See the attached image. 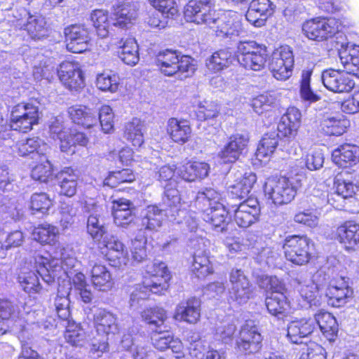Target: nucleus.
<instances>
[{
	"label": "nucleus",
	"mask_w": 359,
	"mask_h": 359,
	"mask_svg": "<svg viewBox=\"0 0 359 359\" xmlns=\"http://www.w3.org/2000/svg\"><path fill=\"white\" fill-rule=\"evenodd\" d=\"M215 0H190L184 8L186 20L197 25L205 24L220 38L231 39L244 32L241 16L236 13L218 17Z\"/></svg>",
	"instance_id": "1"
},
{
	"label": "nucleus",
	"mask_w": 359,
	"mask_h": 359,
	"mask_svg": "<svg viewBox=\"0 0 359 359\" xmlns=\"http://www.w3.org/2000/svg\"><path fill=\"white\" fill-rule=\"evenodd\" d=\"M77 263L76 259L70 256L66 249L59 247L52 259L37 255L34 257L36 272L48 285L55 282V278H71L72 271Z\"/></svg>",
	"instance_id": "2"
},
{
	"label": "nucleus",
	"mask_w": 359,
	"mask_h": 359,
	"mask_svg": "<svg viewBox=\"0 0 359 359\" xmlns=\"http://www.w3.org/2000/svg\"><path fill=\"white\" fill-rule=\"evenodd\" d=\"M219 194L212 189L198 192L196 198V205L202 212L203 220L209 223L217 232H224L228 225L225 207L219 202Z\"/></svg>",
	"instance_id": "3"
},
{
	"label": "nucleus",
	"mask_w": 359,
	"mask_h": 359,
	"mask_svg": "<svg viewBox=\"0 0 359 359\" xmlns=\"http://www.w3.org/2000/svg\"><path fill=\"white\" fill-rule=\"evenodd\" d=\"M93 322L99 339L92 341L94 351L105 352L108 349V337L110 334H115L118 330L116 316L111 312L102 308L93 310Z\"/></svg>",
	"instance_id": "4"
},
{
	"label": "nucleus",
	"mask_w": 359,
	"mask_h": 359,
	"mask_svg": "<svg viewBox=\"0 0 359 359\" xmlns=\"http://www.w3.org/2000/svg\"><path fill=\"white\" fill-rule=\"evenodd\" d=\"M312 247V240L306 235L300 234L286 236L283 244L285 259L297 266H304L310 262Z\"/></svg>",
	"instance_id": "5"
},
{
	"label": "nucleus",
	"mask_w": 359,
	"mask_h": 359,
	"mask_svg": "<svg viewBox=\"0 0 359 359\" xmlns=\"http://www.w3.org/2000/svg\"><path fill=\"white\" fill-rule=\"evenodd\" d=\"M236 56L241 66L253 71L263 69L267 60L265 47L254 41H240L237 45Z\"/></svg>",
	"instance_id": "6"
},
{
	"label": "nucleus",
	"mask_w": 359,
	"mask_h": 359,
	"mask_svg": "<svg viewBox=\"0 0 359 359\" xmlns=\"http://www.w3.org/2000/svg\"><path fill=\"white\" fill-rule=\"evenodd\" d=\"M39 118V107L32 102H20L15 105L11 112L10 126L12 130L27 133Z\"/></svg>",
	"instance_id": "7"
},
{
	"label": "nucleus",
	"mask_w": 359,
	"mask_h": 359,
	"mask_svg": "<svg viewBox=\"0 0 359 359\" xmlns=\"http://www.w3.org/2000/svg\"><path fill=\"white\" fill-rule=\"evenodd\" d=\"M294 56L287 46L276 49L271 57L269 69L275 79L280 81L288 79L292 74Z\"/></svg>",
	"instance_id": "8"
},
{
	"label": "nucleus",
	"mask_w": 359,
	"mask_h": 359,
	"mask_svg": "<svg viewBox=\"0 0 359 359\" xmlns=\"http://www.w3.org/2000/svg\"><path fill=\"white\" fill-rule=\"evenodd\" d=\"M338 27V22L334 18H315L305 22L302 31L308 39L322 41L332 37Z\"/></svg>",
	"instance_id": "9"
},
{
	"label": "nucleus",
	"mask_w": 359,
	"mask_h": 359,
	"mask_svg": "<svg viewBox=\"0 0 359 359\" xmlns=\"http://www.w3.org/2000/svg\"><path fill=\"white\" fill-rule=\"evenodd\" d=\"M263 189L265 196L279 205L291 202L297 194V187L292 181H265Z\"/></svg>",
	"instance_id": "10"
},
{
	"label": "nucleus",
	"mask_w": 359,
	"mask_h": 359,
	"mask_svg": "<svg viewBox=\"0 0 359 359\" xmlns=\"http://www.w3.org/2000/svg\"><path fill=\"white\" fill-rule=\"evenodd\" d=\"M231 287L229 291L230 300L238 304L246 303L253 294V287L241 269H232L229 274Z\"/></svg>",
	"instance_id": "11"
},
{
	"label": "nucleus",
	"mask_w": 359,
	"mask_h": 359,
	"mask_svg": "<svg viewBox=\"0 0 359 359\" xmlns=\"http://www.w3.org/2000/svg\"><path fill=\"white\" fill-rule=\"evenodd\" d=\"M321 79L327 90L337 93H348L355 86L353 76L346 69L344 71L326 69L323 72Z\"/></svg>",
	"instance_id": "12"
},
{
	"label": "nucleus",
	"mask_w": 359,
	"mask_h": 359,
	"mask_svg": "<svg viewBox=\"0 0 359 359\" xmlns=\"http://www.w3.org/2000/svg\"><path fill=\"white\" fill-rule=\"evenodd\" d=\"M20 18L16 20L15 27L27 32L33 39H40L47 35L48 27L44 17L31 14L25 9L21 10Z\"/></svg>",
	"instance_id": "13"
},
{
	"label": "nucleus",
	"mask_w": 359,
	"mask_h": 359,
	"mask_svg": "<svg viewBox=\"0 0 359 359\" xmlns=\"http://www.w3.org/2000/svg\"><path fill=\"white\" fill-rule=\"evenodd\" d=\"M62 84L70 90H78L84 86V76L78 62L64 61L57 70Z\"/></svg>",
	"instance_id": "14"
},
{
	"label": "nucleus",
	"mask_w": 359,
	"mask_h": 359,
	"mask_svg": "<svg viewBox=\"0 0 359 359\" xmlns=\"http://www.w3.org/2000/svg\"><path fill=\"white\" fill-rule=\"evenodd\" d=\"M262 337L257 328L246 323L241 327L236 339V348L244 354L255 353L262 348Z\"/></svg>",
	"instance_id": "15"
},
{
	"label": "nucleus",
	"mask_w": 359,
	"mask_h": 359,
	"mask_svg": "<svg viewBox=\"0 0 359 359\" xmlns=\"http://www.w3.org/2000/svg\"><path fill=\"white\" fill-rule=\"evenodd\" d=\"M83 210L89 213L87 221V231L93 239L100 240L106 233V227L100 219L102 206L93 198L86 200Z\"/></svg>",
	"instance_id": "16"
},
{
	"label": "nucleus",
	"mask_w": 359,
	"mask_h": 359,
	"mask_svg": "<svg viewBox=\"0 0 359 359\" xmlns=\"http://www.w3.org/2000/svg\"><path fill=\"white\" fill-rule=\"evenodd\" d=\"M261 208L257 198H249L234 210L233 219L241 228H248L256 223L260 216Z\"/></svg>",
	"instance_id": "17"
},
{
	"label": "nucleus",
	"mask_w": 359,
	"mask_h": 359,
	"mask_svg": "<svg viewBox=\"0 0 359 359\" xmlns=\"http://www.w3.org/2000/svg\"><path fill=\"white\" fill-rule=\"evenodd\" d=\"M276 6L271 0H252L245 14L246 20L256 27H261L274 12Z\"/></svg>",
	"instance_id": "18"
},
{
	"label": "nucleus",
	"mask_w": 359,
	"mask_h": 359,
	"mask_svg": "<svg viewBox=\"0 0 359 359\" xmlns=\"http://www.w3.org/2000/svg\"><path fill=\"white\" fill-rule=\"evenodd\" d=\"M68 50L80 53L86 50L90 41L89 32L83 25H72L65 31Z\"/></svg>",
	"instance_id": "19"
},
{
	"label": "nucleus",
	"mask_w": 359,
	"mask_h": 359,
	"mask_svg": "<svg viewBox=\"0 0 359 359\" xmlns=\"http://www.w3.org/2000/svg\"><path fill=\"white\" fill-rule=\"evenodd\" d=\"M332 159L337 166L345 169V173H349L350 168L359 162V147L351 144L341 145L332 151Z\"/></svg>",
	"instance_id": "20"
},
{
	"label": "nucleus",
	"mask_w": 359,
	"mask_h": 359,
	"mask_svg": "<svg viewBox=\"0 0 359 359\" xmlns=\"http://www.w3.org/2000/svg\"><path fill=\"white\" fill-rule=\"evenodd\" d=\"M168 269L163 262L154 263L151 268L148 267L147 273L149 278H146L144 283L149 287L152 293L160 294L168 288L169 274Z\"/></svg>",
	"instance_id": "21"
},
{
	"label": "nucleus",
	"mask_w": 359,
	"mask_h": 359,
	"mask_svg": "<svg viewBox=\"0 0 359 359\" xmlns=\"http://www.w3.org/2000/svg\"><path fill=\"white\" fill-rule=\"evenodd\" d=\"M249 137L242 134H235L229 138L228 143L218 153V157L223 163H233L240 156L248 146Z\"/></svg>",
	"instance_id": "22"
},
{
	"label": "nucleus",
	"mask_w": 359,
	"mask_h": 359,
	"mask_svg": "<svg viewBox=\"0 0 359 359\" xmlns=\"http://www.w3.org/2000/svg\"><path fill=\"white\" fill-rule=\"evenodd\" d=\"M111 210L116 226L127 228L134 224L135 215L130 201L125 198L114 201Z\"/></svg>",
	"instance_id": "23"
},
{
	"label": "nucleus",
	"mask_w": 359,
	"mask_h": 359,
	"mask_svg": "<svg viewBox=\"0 0 359 359\" xmlns=\"http://www.w3.org/2000/svg\"><path fill=\"white\" fill-rule=\"evenodd\" d=\"M302 114L299 109L291 107L281 116L278 124V131L283 136L293 137L301 125Z\"/></svg>",
	"instance_id": "24"
},
{
	"label": "nucleus",
	"mask_w": 359,
	"mask_h": 359,
	"mask_svg": "<svg viewBox=\"0 0 359 359\" xmlns=\"http://www.w3.org/2000/svg\"><path fill=\"white\" fill-rule=\"evenodd\" d=\"M339 56L344 69L359 78V46L352 43L341 45Z\"/></svg>",
	"instance_id": "25"
},
{
	"label": "nucleus",
	"mask_w": 359,
	"mask_h": 359,
	"mask_svg": "<svg viewBox=\"0 0 359 359\" xmlns=\"http://www.w3.org/2000/svg\"><path fill=\"white\" fill-rule=\"evenodd\" d=\"M201 317V302L194 297L181 302L176 307L174 318L176 320L190 324L197 323Z\"/></svg>",
	"instance_id": "26"
},
{
	"label": "nucleus",
	"mask_w": 359,
	"mask_h": 359,
	"mask_svg": "<svg viewBox=\"0 0 359 359\" xmlns=\"http://www.w3.org/2000/svg\"><path fill=\"white\" fill-rule=\"evenodd\" d=\"M336 239L346 250H355L359 246V224L347 222L339 226Z\"/></svg>",
	"instance_id": "27"
},
{
	"label": "nucleus",
	"mask_w": 359,
	"mask_h": 359,
	"mask_svg": "<svg viewBox=\"0 0 359 359\" xmlns=\"http://www.w3.org/2000/svg\"><path fill=\"white\" fill-rule=\"evenodd\" d=\"M315 329L311 318H302L290 322L287 325V338L292 344H302V339L310 335Z\"/></svg>",
	"instance_id": "28"
},
{
	"label": "nucleus",
	"mask_w": 359,
	"mask_h": 359,
	"mask_svg": "<svg viewBox=\"0 0 359 359\" xmlns=\"http://www.w3.org/2000/svg\"><path fill=\"white\" fill-rule=\"evenodd\" d=\"M104 242L105 247L108 250L106 256L110 262V264L115 267L127 265L129 259L123 243L114 236L106 238Z\"/></svg>",
	"instance_id": "29"
},
{
	"label": "nucleus",
	"mask_w": 359,
	"mask_h": 359,
	"mask_svg": "<svg viewBox=\"0 0 359 359\" xmlns=\"http://www.w3.org/2000/svg\"><path fill=\"white\" fill-rule=\"evenodd\" d=\"M138 8L137 3L133 1L118 4L114 9V25L125 27L133 24L137 17Z\"/></svg>",
	"instance_id": "30"
},
{
	"label": "nucleus",
	"mask_w": 359,
	"mask_h": 359,
	"mask_svg": "<svg viewBox=\"0 0 359 359\" xmlns=\"http://www.w3.org/2000/svg\"><path fill=\"white\" fill-rule=\"evenodd\" d=\"M0 319L11 323L13 326L16 327V330L18 328L20 331L25 330L19 306L7 298H0Z\"/></svg>",
	"instance_id": "31"
},
{
	"label": "nucleus",
	"mask_w": 359,
	"mask_h": 359,
	"mask_svg": "<svg viewBox=\"0 0 359 359\" xmlns=\"http://www.w3.org/2000/svg\"><path fill=\"white\" fill-rule=\"evenodd\" d=\"M169 215L168 209L161 210L156 205H149L143 212L142 226L146 230L157 231L162 226L165 217Z\"/></svg>",
	"instance_id": "32"
},
{
	"label": "nucleus",
	"mask_w": 359,
	"mask_h": 359,
	"mask_svg": "<svg viewBox=\"0 0 359 359\" xmlns=\"http://www.w3.org/2000/svg\"><path fill=\"white\" fill-rule=\"evenodd\" d=\"M155 332L151 337L155 348L160 351L170 348L176 354V358L183 356V346L179 339L174 338L169 332H162L161 330Z\"/></svg>",
	"instance_id": "33"
},
{
	"label": "nucleus",
	"mask_w": 359,
	"mask_h": 359,
	"mask_svg": "<svg viewBox=\"0 0 359 359\" xmlns=\"http://www.w3.org/2000/svg\"><path fill=\"white\" fill-rule=\"evenodd\" d=\"M68 114L74 123L86 128H90L97 123L95 111L85 105L72 106L68 109Z\"/></svg>",
	"instance_id": "34"
},
{
	"label": "nucleus",
	"mask_w": 359,
	"mask_h": 359,
	"mask_svg": "<svg viewBox=\"0 0 359 359\" xmlns=\"http://www.w3.org/2000/svg\"><path fill=\"white\" fill-rule=\"evenodd\" d=\"M265 304L269 313L278 318H283L291 313L286 294L271 293L266 298Z\"/></svg>",
	"instance_id": "35"
},
{
	"label": "nucleus",
	"mask_w": 359,
	"mask_h": 359,
	"mask_svg": "<svg viewBox=\"0 0 359 359\" xmlns=\"http://www.w3.org/2000/svg\"><path fill=\"white\" fill-rule=\"evenodd\" d=\"M15 147L18 154L21 156H25L31 154L41 156L50 149L47 144L38 137L20 140L16 143Z\"/></svg>",
	"instance_id": "36"
},
{
	"label": "nucleus",
	"mask_w": 359,
	"mask_h": 359,
	"mask_svg": "<svg viewBox=\"0 0 359 359\" xmlns=\"http://www.w3.org/2000/svg\"><path fill=\"white\" fill-rule=\"evenodd\" d=\"M233 61L232 53L229 49H221L207 58L205 65L210 72L216 74L228 68Z\"/></svg>",
	"instance_id": "37"
},
{
	"label": "nucleus",
	"mask_w": 359,
	"mask_h": 359,
	"mask_svg": "<svg viewBox=\"0 0 359 359\" xmlns=\"http://www.w3.org/2000/svg\"><path fill=\"white\" fill-rule=\"evenodd\" d=\"M167 133L175 142L184 144L191 137V129L186 121L172 118L168 121Z\"/></svg>",
	"instance_id": "38"
},
{
	"label": "nucleus",
	"mask_w": 359,
	"mask_h": 359,
	"mask_svg": "<svg viewBox=\"0 0 359 359\" xmlns=\"http://www.w3.org/2000/svg\"><path fill=\"white\" fill-rule=\"evenodd\" d=\"M167 318L166 311L158 306L147 308L141 312L142 321L154 332L162 330Z\"/></svg>",
	"instance_id": "39"
},
{
	"label": "nucleus",
	"mask_w": 359,
	"mask_h": 359,
	"mask_svg": "<svg viewBox=\"0 0 359 359\" xmlns=\"http://www.w3.org/2000/svg\"><path fill=\"white\" fill-rule=\"evenodd\" d=\"M180 57V53L174 50H165L160 52L156 56V62L161 72L168 76L176 74Z\"/></svg>",
	"instance_id": "40"
},
{
	"label": "nucleus",
	"mask_w": 359,
	"mask_h": 359,
	"mask_svg": "<svg viewBox=\"0 0 359 359\" xmlns=\"http://www.w3.org/2000/svg\"><path fill=\"white\" fill-rule=\"evenodd\" d=\"M91 282L95 289L100 291H108L112 287L111 273L105 266L95 264L90 271Z\"/></svg>",
	"instance_id": "41"
},
{
	"label": "nucleus",
	"mask_w": 359,
	"mask_h": 359,
	"mask_svg": "<svg viewBox=\"0 0 359 359\" xmlns=\"http://www.w3.org/2000/svg\"><path fill=\"white\" fill-rule=\"evenodd\" d=\"M348 125V121L341 114L327 116L320 124L321 130L327 135H342Z\"/></svg>",
	"instance_id": "42"
},
{
	"label": "nucleus",
	"mask_w": 359,
	"mask_h": 359,
	"mask_svg": "<svg viewBox=\"0 0 359 359\" xmlns=\"http://www.w3.org/2000/svg\"><path fill=\"white\" fill-rule=\"evenodd\" d=\"M118 57L126 65L135 66L140 60L139 47L135 39H126L118 51Z\"/></svg>",
	"instance_id": "43"
},
{
	"label": "nucleus",
	"mask_w": 359,
	"mask_h": 359,
	"mask_svg": "<svg viewBox=\"0 0 359 359\" xmlns=\"http://www.w3.org/2000/svg\"><path fill=\"white\" fill-rule=\"evenodd\" d=\"M33 238L41 244L54 245L59 236L57 227L50 224H43L34 227L32 231Z\"/></svg>",
	"instance_id": "44"
},
{
	"label": "nucleus",
	"mask_w": 359,
	"mask_h": 359,
	"mask_svg": "<svg viewBox=\"0 0 359 359\" xmlns=\"http://www.w3.org/2000/svg\"><path fill=\"white\" fill-rule=\"evenodd\" d=\"M173 182L174 183H168L165 185L163 201L165 205L168 206L166 209H168L170 213V219L175 220L176 215H178L180 212L179 208L180 198L179 191L176 189V181H173Z\"/></svg>",
	"instance_id": "45"
},
{
	"label": "nucleus",
	"mask_w": 359,
	"mask_h": 359,
	"mask_svg": "<svg viewBox=\"0 0 359 359\" xmlns=\"http://www.w3.org/2000/svg\"><path fill=\"white\" fill-rule=\"evenodd\" d=\"M144 123L135 118L125 126L123 136L134 147L141 146L144 142Z\"/></svg>",
	"instance_id": "46"
},
{
	"label": "nucleus",
	"mask_w": 359,
	"mask_h": 359,
	"mask_svg": "<svg viewBox=\"0 0 359 359\" xmlns=\"http://www.w3.org/2000/svg\"><path fill=\"white\" fill-rule=\"evenodd\" d=\"M71 290L69 280L67 281V287L59 285L57 294L55 299V309L58 317L62 320H68L70 312L69 309V300L68 296Z\"/></svg>",
	"instance_id": "47"
},
{
	"label": "nucleus",
	"mask_w": 359,
	"mask_h": 359,
	"mask_svg": "<svg viewBox=\"0 0 359 359\" xmlns=\"http://www.w3.org/2000/svg\"><path fill=\"white\" fill-rule=\"evenodd\" d=\"M18 283L23 290L29 294L39 293L41 285L39 283V277L34 271L27 269H22L18 277Z\"/></svg>",
	"instance_id": "48"
},
{
	"label": "nucleus",
	"mask_w": 359,
	"mask_h": 359,
	"mask_svg": "<svg viewBox=\"0 0 359 359\" xmlns=\"http://www.w3.org/2000/svg\"><path fill=\"white\" fill-rule=\"evenodd\" d=\"M315 325L318 324L320 330L326 337H334L338 331V325L335 318L329 312L320 311L315 315Z\"/></svg>",
	"instance_id": "49"
},
{
	"label": "nucleus",
	"mask_w": 359,
	"mask_h": 359,
	"mask_svg": "<svg viewBox=\"0 0 359 359\" xmlns=\"http://www.w3.org/2000/svg\"><path fill=\"white\" fill-rule=\"evenodd\" d=\"M88 143V138L83 133L69 130L68 137L67 139H62V144H60V150L62 152L67 154H73L75 153L76 145L86 147Z\"/></svg>",
	"instance_id": "50"
},
{
	"label": "nucleus",
	"mask_w": 359,
	"mask_h": 359,
	"mask_svg": "<svg viewBox=\"0 0 359 359\" xmlns=\"http://www.w3.org/2000/svg\"><path fill=\"white\" fill-rule=\"evenodd\" d=\"M297 283V289L302 299L306 302L309 306L316 305L318 287L317 284L311 280H302V277L294 280Z\"/></svg>",
	"instance_id": "51"
},
{
	"label": "nucleus",
	"mask_w": 359,
	"mask_h": 359,
	"mask_svg": "<svg viewBox=\"0 0 359 359\" xmlns=\"http://www.w3.org/2000/svg\"><path fill=\"white\" fill-rule=\"evenodd\" d=\"M353 291L352 288L337 289V287H327L326 295L328 297V304L334 307H340L345 305L352 299Z\"/></svg>",
	"instance_id": "52"
},
{
	"label": "nucleus",
	"mask_w": 359,
	"mask_h": 359,
	"mask_svg": "<svg viewBox=\"0 0 359 359\" xmlns=\"http://www.w3.org/2000/svg\"><path fill=\"white\" fill-rule=\"evenodd\" d=\"M278 144V135L275 133L266 134L261 140L257 151L256 158L259 161L262 158L270 156L276 149Z\"/></svg>",
	"instance_id": "53"
},
{
	"label": "nucleus",
	"mask_w": 359,
	"mask_h": 359,
	"mask_svg": "<svg viewBox=\"0 0 359 359\" xmlns=\"http://www.w3.org/2000/svg\"><path fill=\"white\" fill-rule=\"evenodd\" d=\"M312 70L304 69L302 72L299 94L301 99L309 104L317 102L320 97L311 88Z\"/></svg>",
	"instance_id": "54"
},
{
	"label": "nucleus",
	"mask_w": 359,
	"mask_h": 359,
	"mask_svg": "<svg viewBox=\"0 0 359 359\" xmlns=\"http://www.w3.org/2000/svg\"><path fill=\"white\" fill-rule=\"evenodd\" d=\"M66 341L72 346H82L86 339L84 330L74 321L68 320L65 332Z\"/></svg>",
	"instance_id": "55"
},
{
	"label": "nucleus",
	"mask_w": 359,
	"mask_h": 359,
	"mask_svg": "<svg viewBox=\"0 0 359 359\" xmlns=\"http://www.w3.org/2000/svg\"><path fill=\"white\" fill-rule=\"evenodd\" d=\"M90 20L97 35L101 38L107 37L109 34L110 25L107 11L102 9L95 10L91 13Z\"/></svg>",
	"instance_id": "56"
},
{
	"label": "nucleus",
	"mask_w": 359,
	"mask_h": 359,
	"mask_svg": "<svg viewBox=\"0 0 359 359\" xmlns=\"http://www.w3.org/2000/svg\"><path fill=\"white\" fill-rule=\"evenodd\" d=\"M120 84L119 76L115 74L104 72L97 76L96 86L103 92L114 93Z\"/></svg>",
	"instance_id": "57"
},
{
	"label": "nucleus",
	"mask_w": 359,
	"mask_h": 359,
	"mask_svg": "<svg viewBox=\"0 0 359 359\" xmlns=\"http://www.w3.org/2000/svg\"><path fill=\"white\" fill-rule=\"evenodd\" d=\"M192 271L198 278H203L213 273L212 263L207 255L194 254Z\"/></svg>",
	"instance_id": "58"
},
{
	"label": "nucleus",
	"mask_w": 359,
	"mask_h": 359,
	"mask_svg": "<svg viewBox=\"0 0 359 359\" xmlns=\"http://www.w3.org/2000/svg\"><path fill=\"white\" fill-rule=\"evenodd\" d=\"M186 173L182 176V180H203L208 177L210 167L204 162H189L185 166Z\"/></svg>",
	"instance_id": "59"
},
{
	"label": "nucleus",
	"mask_w": 359,
	"mask_h": 359,
	"mask_svg": "<svg viewBox=\"0 0 359 359\" xmlns=\"http://www.w3.org/2000/svg\"><path fill=\"white\" fill-rule=\"evenodd\" d=\"M147 239L141 233L132 241L131 255L133 259L139 263L144 261L147 257Z\"/></svg>",
	"instance_id": "60"
},
{
	"label": "nucleus",
	"mask_w": 359,
	"mask_h": 359,
	"mask_svg": "<svg viewBox=\"0 0 359 359\" xmlns=\"http://www.w3.org/2000/svg\"><path fill=\"white\" fill-rule=\"evenodd\" d=\"M114 113L111 107L104 104L99 109V121L102 131L110 133L114 130Z\"/></svg>",
	"instance_id": "61"
},
{
	"label": "nucleus",
	"mask_w": 359,
	"mask_h": 359,
	"mask_svg": "<svg viewBox=\"0 0 359 359\" xmlns=\"http://www.w3.org/2000/svg\"><path fill=\"white\" fill-rule=\"evenodd\" d=\"M149 4L166 18H172L178 10L175 0H148Z\"/></svg>",
	"instance_id": "62"
},
{
	"label": "nucleus",
	"mask_w": 359,
	"mask_h": 359,
	"mask_svg": "<svg viewBox=\"0 0 359 359\" xmlns=\"http://www.w3.org/2000/svg\"><path fill=\"white\" fill-rule=\"evenodd\" d=\"M197 117L200 120H208L216 118L219 114L217 104L208 101L198 102L197 104Z\"/></svg>",
	"instance_id": "63"
},
{
	"label": "nucleus",
	"mask_w": 359,
	"mask_h": 359,
	"mask_svg": "<svg viewBox=\"0 0 359 359\" xmlns=\"http://www.w3.org/2000/svg\"><path fill=\"white\" fill-rule=\"evenodd\" d=\"M52 205V200L45 193L34 194L31 198V207L37 212L46 213Z\"/></svg>",
	"instance_id": "64"
}]
</instances>
